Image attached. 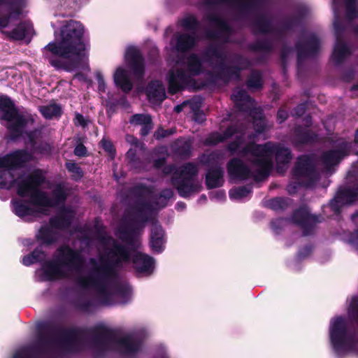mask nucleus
I'll return each instance as SVG.
<instances>
[{"mask_svg": "<svg viewBox=\"0 0 358 358\" xmlns=\"http://www.w3.org/2000/svg\"><path fill=\"white\" fill-rule=\"evenodd\" d=\"M348 242L351 244L356 250H358V229L356 230L348 239Z\"/></svg>", "mask_w": 358, "mask_h": 358, "instance_id": "36", "label": "nucleus"}, {"mask_svg": "<svg viewBox=\"0 0 358 358\" xmlns=\"http://www.w3.org/2000/svg\"><path fill=\"white\" fill-rule=\"evenodd\" d=\"M348 317H335L330 321L329 338L338 358L350 355L358 356V334L352 331V320L358 321V296L352 298L348 309Z\"/></svg>", "mask_w": 358, "mask_h": 358, "instance_id": "6", "label": "nucleus"}, {"mask_svg": "<svg viewBox=\"0 0 358 358\" xmlns=\"http://www.w3.org/2000/svg\"><path fill=\"white\" fill-rule=\"evenodd\" d=\"M17 0H0V31L13 40H22L33 31L30 22L18 23L19 17L23 14Z\"/></svg>", "mask_w": 358, "mask_h": 358, "instance_id": "7", "label": "nucleus"}, {"mask_svg": "<svg viewBox=\"0 0 358 358\" xmlns=\"http://www.w3.org/2000/svg\"><path fill=\"white\" fill-rule=\"evenodd\" d=\"M231 99L239 110L250 113L253 120L255 134L251 135L247 129H236L230 126L223 134L213 133L206 140L207 145H215L233 138L228 150L232 154L240 156L245 162L234 158L228 163L227 171L230 178L234 180L253 178L256 181L264 179L272 168L274 156L277 162V171L284 172L285 167L291 159L289 150L271 142L264 145L256 144L257 136L266 127L262 110L255 107L254 101L243 90L236 89Z\"/></svg>", "mask_w": 358, "mask_h": 358, "instance_id": "2", "label": "nucleus"}, {"mask_svg": "<svg viewBox=\"0 0 358 358\" xmlns=\"http://www.w3.org/2000/svg\"><path fill=\"white\" fill-rule=\"evenodd\" d=\"M252 189L250 187H242L231 189L229 191V197L232 200H242L248 197L251 193Z\"/></svg>", "mask_w": 358, "mask_h": 358, "instance_id": "29", "label": "nucleus"}, {"mask_svg": "<svg viewBox=\"0 0 358 358\" xmlns=\"http://www.w3.org/2000/svg\"><path fill=\"white\" fill-rule=\"evenodd\" d=\"M185 107H189L192 110L196 112L197 108L199 107V103L194 100L185 101L180 105H177L174 108V110L176 113L181 112ZM195 120L201 122L204 120V115L203 113H195Z\"/></svg>", "mask_w": 358, "mask_h": 358, "instance_id": "28", "label": "nucleus"}, {"mask_svg": "<svg viewBox=\"0 0 358 358\" xmlns=\"http://www.w3.org/2000/svg\"><path fill=\"white\" fill-rule=\"evenodd\" d=\"M358 90V84L356 85H354L352 87V90Z\"/></svg>", "mask_w": 358, "mask_h": 358, "instance_id": "55", "label": "nucleus"}, {"mask_svg": "<svg viewBox=\"0 0 358 358\" xmlns=\"http://www.w3.org/2000/svg\"><path fill=\"white\" fill-rule=\"evenodd\" d=\"M285 200L282 198H275L268 201V206L273 210H279L284 207Z\"/></svg>", "mask_w": 358, "mask_h": 358, "instance_id": "35", "label": "nucleus"}, {"mask_svg": "<svg viewBox=\"0 0 358 358\" xmlns=\"http://www.w3.org/2000/svg\"><path fill=\"white\" fill-rule=\"evenodd\" d=\"M358 198V192L356 191L345 190L336 194L330 203V207L333 210L338 211L340 205L350 204Z\"/></svg>", "mask_w": 358, "mask_h": 358, "instance_id": "19", "label": "nucleus"}, {"mask_svg": "<svg viewBox=\"0 0 358 358\" xmlns=\"http://www.w3.org/2000/svg\"><path fill=\"white\" fill-rule=\"evenodd\" d=\"M283 222L284 220L282 219H278L275 221H273L271 223L272 228L277 232L278 226L281 225Z\"/></svg>", "mask_w": 358, "mask_h": 358, "instance_id": "46", "label": "nucleus"}, {"mask_svg": "<svg viewBox=\"0 0 358 358\" xmlns=\"http://www.w3.org/2000/svg\"><path fill=\"white\" fill-rule=\"evenodd\" d=\"M80 308L83 310H88V306L87 305H80Z\"/></svg>", "mask_w": 358, "mask_h": 358, "instance_id": "50", "label": "nucleus"}, {"mask_svg": "<svg viewBox=\"0 0 358 358\" xmlns=\"http://www.w3.org/2000/svg\"><path fill=\"white\" fill-rule=\"evenodd\" d=\"M74 153L76 155L79 157L84 156L86 153V148L83 145H78L76 147L74 150Z\"/></svg>", "mask_w": 358, "mask_h": 358, "instance_id": "40", "label": "nucleus"}, {"mask_svg": "<svg viewBox=\"0 0 358 358\" xmlns=\"http://www.w3.org/2000/svg\"><path fill=\"white\" fill-rule=\"evenodd\" d=\"M0 119L13 134V138L20 136L26 127L33 124L34 117L26 110L17 109L7 96H0Z\"/></svg>", "mask_w": 358, "mask_h": 358, "instance_id": "9", "label": "nucleus"}, {"mask_svg": "<svg viewBox=\"0 0 358 358\" xmlns=\"http://www.w3.org/2000/svg\"><path fill=\"white\" fill-rule=\"evenodd\" d=\"M355 143H358V130L357 131L355 136Z\"/></svg>", "mask_w": 358, "mask_h": 358, "instance_id": "52", "label": "nucleus"}, {"mask_svg": "<svg viewBox=\"0 0 358 358\" xmlns=\"http://www.w3.org/2000/svg\"><path fill=\"white\" fill-rule=\"evenodd\" d=\"M96 78L99 84V90L100 92L105 91L106 89V84L103 80V78L100 73H96Z\"/></svg>", "mask_w": 358, "mask_h": 358, "instance_id": "39", "label": "nucleus"}, {"mask_svg": "<svg viewBox=\"0 0 358 358\" xmlns=\"http://www.w3.org/2000/svg\"><path fill=\"white\" fill-rule=\"evenodd\" d=\"M223 170L220 166L211 168L206 174V185L208 188L220 187L223 183Z\"/></svg>", "mask_w": 358, "mask_h": 358, "instance_id": "23", "label": "nucleus"}, {"mask_svg": "<svg viewBox=\"0 0 358 358\" xmlns=\"http://www.w3.org/2000/svg\"><path fill=\"white\" fill-rule=\"evenodd\" d=\"M150 245L152 250L160 252L164 248V231L160 225L154 224L151 229Z\"/></svg>", "mask_w": 358, "mask_h": 358, "instance_id": "22", "label": "nucleus"}, {"mask_svg": "<svg viewBox=\"0 0 358 358\" xmlns=\"http://www.w3.org/2000/svg\"><path fill=\"white\" fill-rule=\"evenodd\" d=\"M127 157L131 164L134 163L136 160V150L131 148L127 152Z\"/></svg>", "mask_w": 358, "mask_h": 358, "instance_id": "41", "label": "nucleus"}, {"mask_svg": "<svg viewBox=\"0 0 358 358\" xmlns=\"http://www.w3.org/2000/svg\"><path fill=\"white\" fill-rule=\"evenodd\" d=\"M113 80L115 85L120 87L123 92H128L132 88L128 72L122 67H118L113 75Z\"/></svg>", "mask_w": 358, "mask_h": 358, "instance_id": "21", "label": "nucleus"}, {"mask_svg": "<svg viewBox=\"0 0 358 358\" xmlns=\"http://www.w3.org/2000/svg\"><path fill=\"white\" fill-rule=\"evenodd\" d=\"M155 165L156 166H157V167H158V166H159V163H158V162H156V163L155 164Z\"/></svg>", "mask_w": 358, "mask_h": 358, "instance_id": "57", "label": "nucleus"}, {"mask_svg": "<svg viewBox=\"0 0 358 358\" xmlns=\"http://www.w3.org/2000/svg\"><path fill=\"white\" fill-rule=\"evenodd\" d=\"M352 219L353 222H356L357 220L358 219V213L354 214L352 216Z\"/></svg>", "mask_w": 358, "mask_h": 358, "instance_id": "51", "label": "nucleus"}, {"mask_svg": "<svg viewBox=\"0 0 358 358\" xmlns=\"http://www.w3.org/2000/svg\"><path fill=\"white\" fill-rule=\"evenodd\" d=\"M75 78H78V80H85V78L83 76L80 75V74H76L75 76Z\"/></svg>", "mask_w": 358, "mask_h": 358, "instance_id": "49", "label": "nucleus"}, {"mask_svg": "<svg viewBox=\"0 0 358 358\" xmlns=\"http://www.w3.org/2000/svg\"><path fill=\"white\" fill-rule=\"evenodd\" d=\"M305 111V106L303 104L298 106L294 110V115L301 116Z\"/></svg>", "mask_w": 358, "mask_h": 358, "instance_id": "45", "label": "nucleus"}, {"mask_svg": "<svg viewBox=\"0 0 358 358\" xmlns=\"http://www.w3.org/2000/svg\"><path fill=\"white\" fill-rule=\"evenodd\" d=\"M293 220L295 222L305 228L306 224L312 222H317L319 220L317 216L311 215L307 208H301L297 210L293 215Z\"/></svg>", "mask_w": 358, "mask_h": 358, "instance_id": "25", "label": "nucleus"}, {"mask_svg": "<svg viewBox=\"0 0 358 358\" xmlns=\"http://www.w3.org/2000/svg\"><path fill=\"white\" fill-rule=\"evenodd\" d=\"M262 85V80L260 73L257 71L252 72L248 81V87L256 90L260 88Z\"/></svg>", "mask_w": 358, "mask_h": 358, "instance_id": "33", "label": "nucleus"}, {"mask_svg": "<svg viewBox=\"0 0 358 358\" xmlns=\"http://www.w3.org/2000/svg\"><path fill=\"white\" fill-rule=\"evenodd\" d=\"M164 172L173 173L172 184L182 197H187L201 189V182L196 178L198 168L194 164L187 163L177 169L169 166L165 168Z\"/></svg>", "mask_w": 358, "mask_h": 358, "instance_id": "10", "label": "nucleus"}, {"mask_svg": "<svg viewBox=\"0 0 358 358\" xmlns=\"http://www.w3.org/2000/svg\"><path fill=\"white\" fill-rule=\"evenodd\" d=\"M181 24L187 31H191L192 36L180 34L171 41V45L172 49L178 52H183L194 45L196 43L194 35L199 29L198 22L195 17L192 15L185 16L182 20Z\"/></svg>", "mask_w": 358, "mask_h": 358, "instance_id": "12", "label": "nucleus"}, {"mask_svg": "<svg viewBox=\"0 0 358 358\" xmlns=\"http://www.w3.org/2000/svg\"><path fill=\"white\" fill-rule=\"evenodd\" d=\"M350 52V51L349 48L345 44L341 43L338 38H337L331 58L336 63H338L341 62L342 59H344L348 55H349Z\"/></svg>", "mask_w": 358, "mask_h": 358, "instance_id": "27", "label": "nucleus"}, {"mask_svg": "<svg viewBox=\"0 0 358 358\" xmlns=\"http://www.w3.org/2000/svg\"><path fill=\"white\" fill-rule=\"evenodd\" d=\"M31 158V154L24 150L0 157V189L15 186L20 198L11 200L12 211L27 222L47 215L50 207L62 203L68 195L64 185L47 182L41 170H34L28 176L20 173L22 163Z\"/></svg>", "mask_w": 358, "mask_h": 358, "instance_id": "3", "label": "nucleus"}, {"mask_svg": "<svg viewBox=\"0 0 358 358\" xmlns=\"http://www.w3.org/2000/svg\"><path fill=\"white\" fill-rule=\"evenodd\" d=\"M215 197L217 200H222L225 197L224 192L222 191H217V192L215 193Z\"/></svg>", "mask_w": 358, "mask_h": 358, "instance_id": "48", "label": "nucleus"}, {"mask_svg": "<svg viewBox=\"0 0 358 358\" xmlns=\"http://www.w3.org/2000/svg\"><path fill=\"white\" fill-rule=\"evenodd\" d=\"M81 338V333L77 330L62 331L51 334L47 341L50 348L73 350Z\"/></svg>", "mask_w": 358, "mask_h": 358, "instance_id": "14", "label": "nucleus"}, {"mask_svg": "<svg viewBox=\"0 0 358 358\" xmlns=\"http://www.w3.org/2000/svg\"><path fill=\"white\" fill-rule=\"evenodd\" d=\"M127 141L130 143L131 144L135 145V147H138V141L136 138H135L134 137L131 136H127Z\"/></svg>", "mask_w": 358, "mask_h": 358, "instance_id": "47", "label": "nucleus"}, {"mask_svg": "<svg viewBox=\"0 0 358 358\" xmlns=\"http://www.w3.org/2000/svg\"><path fill=\"white\" fill-rule=\"evenodd\" d=\"M50 150V147L48 144L45 143L40 145L39 148H37V150L41 154H46L48 153Z\"/></svg>", "mask_w": 358, "mask_h": 358, "instance_id": "43", "label": "nucleus"}, {"mask_svg": "<svg viewBox=\"0 0 358 358\" xmlns=\"http://www.w3.org/2000/svg\"><path fill=\"white\" fill-rule=\"evenodd\" d=\"M201 198H202V199H206V196H202Z\"/></svg>", "mask_w": 358, "mask_h": 358, "instance_id": "59", "label": "nucleus"}, {"mask_svg": "<svg viewBox=\"0 0 358 358\" xmlns=\"http://www.w3.org/2000/svg\"><path fill=\"white\" fill-rule=\"evenodd\" d=\"M155 136H156V137L158 138H159V137H161V136H162V137L165 136H166V134L160 135V134H159V132L158 131V132H157V133L155 134Z\"/></svg>", "mask_w": 358, "mask_h": 358, "instance_id": "53", "label": "nucleus"}, {"mask_svg": "<svg viewBox=\"0 0 358 358\" xmlns=\"http://www.w3.org/2000/svg\"><path fill=\"white\" fill-rule=\"evenodd\" d=\"M45 255L43 252L39 249L35 250L30 255L24 256L22 259V264L25 266H30L44 259Z\"/></svg>", "mask_w": 358, "mask_h": 358, "instance_id": "32", "label": "nucleus"}, {"mask_svg": "<svg viewBox=\"0 0 358 358\" xmlns=\"http://www.w3.org/2000/svg\"><path fill=\"white\" fill-rule=\"evenodd\" d=\"M259 31H260L261 32H266V31H268V29H267V28H266V27H262V28L259 29Z\"/></svg>", "mask_w": 358, "mask_h": 358, "instance_id": "54", "label": "nucleus"}, {"mask_svg": "<svg viewBox=\"0 0 358 358\" xmlns=\"http://www.w3.org/2000/svg\"><path fill=\"white\" fill-rule=\"evenodd\" d=\"M173 196V192L171 189H166L163 190L158 198H157V201L150 204L145 205L143 207V211H152L162 208H164L166 206L167 201Z\"/></svg>", "mask_w": 358, "mask_h": 358, "instance_id": "26", "label": "nucleus"}, {"mask_svg": "<svg viewBox=\"0 0 358 358\" xmlns=\"http://www.w3.org/2000/svg\"><path fill=\"white\" fill-rule=\"evenodd\" d=\"M306 251H307V252L308 253V252H310L311 248H310V247L306 248Z\"/></svg>", "mask_w": 358, "mask_h": 358, "instance_id": "56", "label": "nucleus"}, {"mask_svg": "<svg viewBox=\"0 0 358 358\" xmlns=\"http://www.w3.org/2000/svg\"><path fill=\"white\" fill-rule=\"evenodd\" d=\"M101 146L103 148L108 152L109 154L112 155L113 152V145L110 141L106 139H102L101 141Z\"/></svg>", "mask_w": 358, "mask_h": 358, "instance_id": "37", "label": "nucleus"}, {"mask_svg": "<svg viewBox=\"0 0 358 358\" xmlns=\"http://www.w3.org/2000/svg\"><path fill=\"white\" fill-rule=\"evenodd\" d=\"M129 122L131 124L142 126L141 133L143 136L147 135L152 129V120L149 115L136 114L131 117Z\"/></svg>", "mask_w": 358, "mask_h": 358, "instance_id": "24", "label": "nucleus"}, {"mask_svg": "<svg viewBox=\"0 0 358 358\" xmlns=\"http://www.w3.org/2000/svg\"><path fill=\"white\" fill-rule=\"evenodd\" d=\"M300 256H304L305 255L302 253V252H300L299 253Z\"/></svg>", "mask_w": 358, "mask_h": 358, "instance_id": "58", "label": "nucleus"}, {"mask_svg": "<svg viewBox=\"0 0 358 358\" xmlns=\"http://www.w3.org/2000/svg\"><path fill=\"white\" fill-rule=\"evenodd\" d=\"M66 167L68 171L73 174V177L78 180L82 177V171L80 167L73 162H67L66 164Z\"/></svg>", "mask_w": 358, "mask_h": 358, "instance_id": "34", "label": "nucleus"}, {"mask_svg": "<svg viewBox=\"0 0 358 358\" xmlns=\"http://www.w3.org/2000/svg\"><path fill=\"white\" fill-rule=\"evenodd\" d=\"M349 144L343 143L338 150H331L324 153L323 156L324 163L327 166H331L337 164L344 156L348 155Z\"/></svg>", "mask_w": 358, "mask_h": 358, "instance_id": "20", "label": "nucleus"}, {"mask_svg": "<svg viewBox=\"0 0 358 358\" xmlns=\"http://www.w3.org/2000/svg\"><path fill=\"white\" fill-rule=\"evenodd\" d=\"M320 48V41L315 35H310L306 41H300L296 45L299 56L309 57L315 55Z\"/></svg>", "mask_w": 358, "mask_h": 358, "instance_id": "17", "label": "nucleus"}, {"mask_svg": "<svg viewBox=\"0 0 358 358\" xmlns=\"http://www.w3.org/2000/svg\"><path fill=\"white\" fill-rule=\"evenodd\" d=\"M341 3H344L346 5L347 17L349 20H352L358 17L357 0H333L332 9L334 15V27L337 34H338L340 31L338 10Z\"/></svg>", "mask_w": 358, "mask_h": 358, "instance_id": "15", "label": "nucleus"}, {"mask_svg": "<svg viewBox=\"0 0 358 358\" xmlns=\"http://www.w3.org/2000/svg\"><path fill=\"white\" fill-rule=\"evenodd\" d=\"M227 58L218 51L212 53L209 61H201L195 55H191L187 59L186 71L182 69L183 62L177 61L176 67L171 69L167 76L169 92L175 94L185 87H192V77L202 71L205 63H208L215 71H219L224 75L227 74L229 79L233 78L234 76H236L237 71L227 66Z\"/></svg>", "mask_w": 358, "mask_h": 358, "instance_id": "5", "label": "nucleus"}, {"mask_svg": "<svg viewBox=\"0 0 358 358\" xmlns=\"http://www.w3.org/2000/svg\"><path fill=\"white\" fill-rule=\"evenodd\" d=\"M73 217V210L69 208L62 210L57 217L50 220V228L41 227L37 234L38 239L45 244L52 243L57 238L54 229L67 227L71 223Z\"/></svg>", "mask_w": 358, "mask_h": 358, "instance_id": "13", "label": "nucleus"}, {"mask_svg": "<svg viewBox=\"0 0 358 358\" xmlns=\"http://www.w3.org/2000/svg\"><path fill=\"white\" fill-rule=\"evenodd\" d=\"M293 174L295 179L299 181L288 185L287 191L291 194L296 193L301 186L310 187L313 182L317 180V174L315 170L313 162L308 156L299 157Z\"/></svg>", "mask_w": 358, "mask_h": 358, "instance_id": "11", "label": "nucleus"}, {"mask_svg": "<svg viewBox=\"0 0 358 358\" xmlns=\"http://www.w3.org/2000/svg\"><path fill=\"white\" fill-rule=\"evenodd\" d=\"M40 111L44 117L47 119L57 117L61 114V108L56 104H50L40 108Z\"/></svg>", "mask_w": 358, "mask_h": 358, "instance_id": "31", "label": "nucleus"}, {"mask_svg": "<svg viewBox=\"0 0 358 358\" xmlns=\"http://www.w3.org/2000/svg\"><path fill=\"white\" fill-rule=\"evenodd\" d=\"M213 25L216 27L217 33L215 34H208L209 38H219L221 34H226L229 32L228 24L223 20L216 17L213 22Z\"/></svg>", "mask_w": 358, "mask_h": 358, "instance_id": "30", "label": "nucleus"}, {"mask_svg": "<svg viewBox=\"0 0 358 358\" xmlns=\"http://www.w3.org/2000/svg\"><path fill=\"white\" fill-rule=\"evenodd\" d=\"M148 97L153 104H159L166 98L165 88L159 81L150 83L147 89Z\"/></svg>", "mask_w": 358, "mask_h": 358, "instance_id": "18", "label": "nucleus"}, {"mask_svg": "<svg viewBox=\"0 0 358 358\" xmlns=\"http://www.w3.org/2000/svg\"><path fill=\"white\" fill-rule=\"evenodd\" d=\"M141 338L137 334L119 336L113 331L101 327L97 332L95 345L103 350H117L125 355H132L141 347Z\"/></svg>", "mask_w": 358, "mask_h": 358, "instance_id": "8", "label": "nucleus"}, {"mask_svg": "<svg viewBox=\"0 0 358 358\" xmlns=\"http://www.w3.org/2000/svg\"><path fill=\"white\" fill-rule=\"evenodd\" d=\"M74 122H75V124H76V125H80V126L84 127L86 124L84 117L79 113L76 114Z\"/></svg>", "mask_w": 358, "mask_h": 358, "instance_id": "42", "label": "nucleus"}, {"mask_svg": "<svg viewBox=\"0 0 358 358\" xmlns=\"http://www.w3.org/2000/svg\"><path fill=\"white\" fill-rule=\"evenodd\" d=\"M98 258H91L87 262L88 273L83 275L84 258L80 252L68 247H62L56 252L52 262L43 264L36 271L41 281L69 278L73 274L76 285L85 289H92L103 299L101 303L110 304L113 298L117 278L116 268L132 260L136 271L143 275H149L155 268L153 258L118 245L105 232L96 238Z\"/></svg>", "mask_w": 358, "mask_h": 358, "instance_id": "1", "label": "nucleus"}, {"mask_svg": "<svg viewBox=\"0 0 358 358\" xmlns=\"http://www.w3.org/2000/svg\"><path fill=\"white\" fill-rule=\"evenodd\" d=\"M164 358H166V357H164Z\"/></svg>", "mask_w": 358, "mask_h": 358, "instance_id": "60", "label": "nucleus"}, {"mask_svg": "<svg viewBox=\"0 0 358 358\" xmlns=\"http://www.w3.org/2000/svg\"><path fill=\"white\" fill-rule=\"evenodd\" d=\"M29 349L24 348L17 351L13 358H29Z\"/></svg>", "mask_w": 358, "mask_h": 358, "instance_id": "38", "label": "nucleus"}, {"mask_svg": "<svg viewBox=\"0 0 358 358\" xmlns=\"http://www.w3.org/2000/svg\"><path fill=\"white\" fill-rule=\"evenodd\" d=\"M287 117V113L284 110H279L278 112V120L280 123L285 121Z\"/></svg>", "mask_w": 358, "mask_h": 358, "instance_id": "44", "label": "nucleus"}, {"mask_svg": "<svg viewBox=\"0 0 358 358\" xmlns=\"http://www.w3.org/2000/svg\"><path fill=\"white\" fill-rule=\"evenodd\" d=\"M125 60L131 66L137 78L143 76L144 71L143 59L138 48L134 46L128 47L125 52Z\"/></svg>", "mask_w": 358, "mask_h": 358, "instance_id": "16", "label": "nucleus"}, {"mask_svg": "<svg viewBox=\"0 0 358 358\" xmlns=\"http://www.w3.org/2000/svg\"><path fill=\"white\" fill-rule=\"evenodd\" d=\"M84 27L76 21L64 24L55 41L45 48V57L52 66L66 71L81 68L90 71L87 45L83 41Z\"/></svg>", "mask_w": 358, "mask_h": 358, "instance_id": "4", "label": "nucleus"}]
</instances>
